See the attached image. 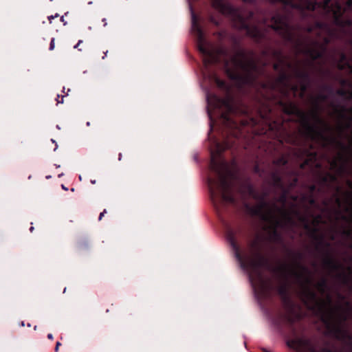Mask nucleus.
I'll return each instance as SVG.
<instances>
[{
  "instance_id": "obj_55",
  "label": "nucleus",
  "mask_w": 352,
  "mask_h": 352,
  "mask_svg": "<svg viewBox=\"0 0 352 352\" xmlns=\"http://www.w3.org/2000/svg\"><path fill=\"white\" fill-rule=\"evenodd\" d=\"M244 3H253L254 0H242Z\"/></svg>"
},
{
  "instance_id": "obj_25",
  "label": "nucleus",
  "mask_w": 352,
  "mask_h": 352,
  "mask_svg": "<svg viewBox=\"0 0 352 352\" xmlns=\"http://www.w3.org/2000/svg\"><path fill=\"white\" fill-rule=\"evenodd\" d=\"M317 288L322 294H324L328 289L327 280L326 278H322L317 283Z\"/></svg>"
},
{
  "instance_id": "obj_37",
  "label": "nucleus",
  "mask_w": 352,
  "mask_h": 352,
  "mask_svg": "<svg viewBox=\"0 0 352 352\" xmlns=\"http://www.w3.org/2000/svg\"><path fill=\"white\" fill-rule=\"evenodd\" d=\"M290 89L294 93H296L299 90V86L297 85H291Z\"/></svg>"
},
{
  "instance_id": "obj_45",
  "label": "nucleus",
  "mask_w": 352,
  "mask_h": 352,
  "mask_svg": "<svg viewBox=\"0 0 352 352\" xmlns=\"http://www.w3.org/2000/svg\"><path fill=\"white\" fill-rule=\"evenodd\" d=\"M82 43V40H79L78 43L74 46V48L76 49H78L79 51H81L80 49L78 48V47L80 46V45Z\"/></svg>"
},
{
  "instance_id": "obj_11",
  "label": "nucleus",
  "mask_w": 352,
  "mask_h": 352,
  "mask_svg": "<svg viewBox=\"0 0 352 352\" xmlns=\"http://www.w3.org/2000/svg\"><path fill=\"white\" fill-rule=\"evenodd\" d=\"M221 108L226 107L232 113H248V108L244 104L241 96H236L228 92L226 97L221 96Z\"/></svg>"
},
{
  "instance_id": "obj_27",
  "label": "nucleus",
  "mask_w": 352,
  "mask_h": 352,
  "mask_svg": "<svg viewBox=\"0 0 352 352\" xmlns=\"http://www.w3.org/2000/svg\"><path fill=\"white\" fill-rule=\"evenodd\" d=\"M310 82H300L299 89L300 90V97L303 98L305 96V93L307 92Z\"/></svg>"
},
{
  "instance_id": "obj_1",
  "label": "nucleus",
  "mask_w": 352,
  "mask_h": 352,
  "mask_svg": "<svg viewBox=\"0 0 352 352\" xmlns=\"http://www.w3.org/2000/svg\"><path fill=\"white\" fill-rule=\"evenodd\" d=\"M191 22V31L204 64L202 87L206 93L210 126L208 133L209 168H220V46L206 39L198 16L192 8Z\"/></svg>"
},
{
  "instance_id": "obj_52",
  "label": "nucleus",
  "mask_w": 352,
  "mask_h": 352,
  "mask_svg": "<svg viewBox=\"0 0 352 352\" xmlns=\"http://www.w3.org/2000/svg\"><path fill=\"white\" fill-rule=\"evenodd\" d=\"M47 338L50 340H53L54 339L53 335L52 333H49L47 335Z\"/></svg>"
},
{
  "instance_id": "obj_49",
  "label": "nucleus",
  "mask_w": 352,
  "mask_h": 352,
  "mask_svg": "<svg viewBox=\"0 0 352 352\" xmlns=\"http://www.w3.org/2000/svg\"><path fill=\"white\" fill-rule=\"evenodd\" d=\"M336 204H337L339 206H340V205H341V200H340V199L339 197H337V198H336Z\"/></svg>"
},
{
  "instance_id": "obj_7",
  "label": "nucleus",
  "mask_w": 352,
  "mask_h": 352,
  "mask_svg": "<svg viewBox=\"0 0 352 352\" xmlns=\"http://www.w3.org/2000/svg\"><path fill=\"white\" fill-rule=\"evenodd\" d=\"M258 205L252 206L245 204V208L248 212L256 217H259L265 221H270L276 217V212L279 213L287 222H293V218L287 210L278 207L275 202L270 204L266 200H257Z\"/></svg>"
},
{
  "instance_id": "obj_16",
  "label": "nucleus",
  "mask_w": 352,
  "mask_h": 352,
  "mask_svg": "<svg viewBox=\"0 0 352 352\" xmlns=\"http://www.w3.org/2000/svg\"><path fill=\"white\" fill-rule=\"evenodd\" d=\"M259 113L262 120L268 124L270 130L278 131L283 126V121L274 122L273 124L272 123V109L270 107H267V112L266 113L261 112Z\"/></svg>"
},
{
  "instance_id": "obj_21",
  "label": "nucleus",
  "mask_w": 352,
  "mask_h": 352,
  "mask_svg": "<svg viewBox=\"0 0 352 352\" xmlns=\"http://www.w3.org/2000/svg\"><path fill=\"white\" fill-rule=\"evenodd\" d=\"M285 67H287L288 69H291L293 67V65L287 61H285V63H281L277 60L276 63H274L273 65V69L276 72H280L281 71L285 69Z\"/></svg>"
},
{
  "instance_id": "obj_39",
  "label": "nucleus",
  "mask_w": 352,
  "mask_h": 352,
  "mask_svg": "<svg viewBox=\"0 0 352 352\" xmlns=\"http://www.w3.org/2000/svg\"><path fill=\"white\" fill-rule=\"evenodd\" d=\"M309 204H311V205H315V204H316V200H315V199H314L312 196H311V197H309Z\"/></svg>"
},
{
  "instance_id": "obj_3",
  "label": "nucleus",
  "mask_w": 352,
  "mask_h": 352,
  "mask_svg": "<svg viewBox=\"0 0 352 352\" xmlns=\"http://www.w3.org/2000/svg\"><path fill=\"white\" fill-rule=\"evenodd\" d=\"M270 21L272 24L268 25V28L277 32L285 41L294 44L299 52L308 56L311 58L308 63L309 66H314V61L324 57L327 51V45L318 41H312V46H309L305 45L300 39L296 38L285 14L276 12L270 17Z\"/></svg>"
},
{
  "instance_id": "obj_61",
  "label": "nucleus",
  "mask_w": 352,
  "mask_h": 352,
  "mask_svg": "<svg viewBox=\"0 0 352 352\" xmlns=\"http://www.w3.org/2000/svg\"><path fill=\"white\" fill-rule=\"evenodd\" d=\"M253 16H254V12H250L249 17L250 18H252Z\"/></svg>"
},
{
  "instance_id": "obj_38",
  "label": "nucleus",
  "mask_w": 352,
  "mask_h": 352,
  "mask_svg": "<svg viewBox=\"0 0 352 352\" xmlns=\"http://www.w3.org/2000/svg\"><path fill=\"white\" fill-rule=\"evenodd\" d=\"M317 190V187L316 185L314 184H312L309 186V191L313 193L314 192H315L316 190Z\"/></svg>"
},
{
  "instance_id": "obj_40",
  "label": "nucleus",
  "mask_w": 352,
  "mask_h": 352,
  "mask_svg": "<svg viewBox=\"0 0 352 352\" xmlns=\"http://www.w3.org/2000/svg\"><path fill=\"white\" fill-rule=\"evenodd\" d=\"M105 213H107V210L106 209H104L102 212H100V214L99 215V217H98V220L99 221L102 220V219L104 217Z\"/></svg>"
},
{
  "instance_id": "obj_64",
  "label": "nucleus",
  "mask_w": 352,
  "mask_h": 352,
  "mask_svg": "<svg viewBox=\"0 0 352 352\" xmlns=\"http://www.w3.org/2000/svg\"><path fill=\"white\" fill-rule=\"evenodd\" d=\"M348 270L350 274H352V269L350 267H348Z\"/></svg>"
},
{
  "instance_id": "obj_60",
  "label": "nucleus",
  "mask_w": 352,
  "mask_h": 352,
  "mask_svg": "<svg viewBox=\"0 0 352 352\" xmlns=\"http://www.w3.org/2000/svg\"><path fill=\"white\" fill-rule=\"evenodd\" d=\"M54 18V16H48V19L50 21V23H52V19H53Z\"/></svg>"
},
{
  "instance_id": "obj_54",
  "label": "nucleus",
  "mask_w": 352,
  "mask_h": 352,
  "mask_svg": "<svg viewBox=\"0 0 352 352\" xmlns=\"http://www.w3.org/2000/svg\"><path fill=\"white\" fill-rule=\"evenodd\" d=\"M331 166H333V167H337L338 166V163L336 161H333L331 164Z\"/></svg>"
},
{
  "instance_id": "obj_6",
  "label": "nucleus",
  "mask_w": 352,
  "mask_h": 352,
  "mask_svg": "<svg viewBox=\"0 0 352 352\" xmlns=\"http://www.w3.org/2000/svg\"><path fill=\"white\" fill-rule=\"evenodd\" d=\"M347 10L352 11V0L346 1L345 8L338 1L330 3V0H324L322 4L324 14L331 20L333 25L342 30L352 27V19L344 17Z\"/></svg>"
},
{
  "instance_id": "obj_17",
  "label": "nucleus",
  "mask_w": 352,
  "mask_h": 352,
  "mask_svg": "<svg viewBox=\"0 0 352 352\" xmlns=\"http://www.w3.org/2000/svg\"><path fill=\"white\" fill-rule=\"evenodd\" d=\"M293 70L294 76L300 82H310L311 77L310 72L306 69H302L298 65L294 66L291 68Z\"/></svg>"
},
{
  "instance_id": "obj_32",
  "label": "nucleus",
  "mask_w": 352,
  "mask_h": 352,
  "mask_svg": "<svg viewBox=\"0 0 352 352\" xmlns=\"http://www.w3.org/2000/svg\"><path fill=\"white\" fill-rule=\"evenodd\" d=\"M320 182L323 184H327L329 183L328 173L326 175H322L320 177Z\"/></svg>"
},
{
  "instance_id": "obj_12",
  "label": "nucleus",
  "mask_w": 352,
  "mask_h": 352,
  "mask_svg": "<svg viewBox=\"0 0 352 352\" xmlns=\"http://www.w3.org/2000/svg\"><path fill=\"white\" fill-rule=\"evenodd\" d=\"M210 8L208 11L207 21L208 25L216 28L213 32L217 37L220 36L219 29V15H220V0H209Z\"/></svg>"
},
{
  "instance_id": "obj_15",
  "label": "nucleus",
  "mask_w": 352,
  "mask_h": 352,
  "mask_svg": "<svg viewBox=\"0 0 352 352\" xmlns=\"http://www.w3.org/2000/svg\"><path fill=\"white\" fill-rule=\"evenodd\" d=\"M335 111L338 114L340 118L342 120H347L344 124H340L338 126V131L342 135L344 133L345 130L349 129L351 127L352 122V107L346 109L345 107L342 106L338 109L337 106L334 107Z\"/></svg>"
},
{
  "instance_id": "obj_53",
  "label": "nucleus",
  "mask_w": 352,
  "mask_h": 352,
  "mask_svg": "<svg viewBox=\"0 0 352 352\" xmlns=\"http://www.w3.org/2000/svg\"><path fill=\"white\" fill-rule=\"evenodd\" d=\"M262 54L263 56H267L268 54V51L267 50H263Z\"/></svg>"
},
{
  "instance_id": "obj_43",
  "label": "nucleus",
  "mask_w": 352,
  "mask_h": 352,
  "mask_svg": "<svg viewBox=\"0 0 352 352\" xmlns=\"http://www.w3.org/2000/svg\"><path fill=\"white\" fill-rule=\"evenodd\" d=\"M297 182H298V179H297V178H295V179H294L293 182H292V183H291L290 186H291L292 188L294 187V186L296 185Z\"/></svg>"
},
{
  "instance_id": "obj_31",
  "label": "nucleus",
  "mask_w": 352,
  "mask_h": 352,
  "mask_svg": "<svg viewBox=\"0 0 352 352\" xmlns=\"http://www.w3.org/2000/svg\"><path fill=\"white\" fill-rule=\"evenodd\" d=\"M253 170L255 173L258 174L260 176L263 173V170L260 168L258 164H256L254 166Z\"/></svg>"
},
{
  "instance_id": "obj_57",
  "label": "nucleus",
  "mask_w": 352,
  "mask_h": 352,
  "mask_svg": "<svg viewBox=\"0 0 352 352\" xmlns=\"http://www.w3.org/2000/svg\"><path fill=\"white\" fill-rule=\"evenodd\" d=\"M267 21H268V19L267 17H264L263 19V23L264 24H266Z\"/></svg>"
},
{
  "instance_id": "obj_58",
  "label": "nucleus",
  "mask_w": 352,
  "mask_h": 352,
  "mask_svg": "<svg viewBox=\"0 0 352 352\" xmlns=\"http://www.w3.org/2000/svg\"><path fill=\"white\" fill-rule=\"evenodd\" d=\"M102 21L104 23L103 25L105 27L107 25L106 19H102Z\"/></svg>"
},
{
  "instance_id": "obj_9",
  "label": "nucleus",
  "mask_w": 352,
  "mask_h": 352,
  "mask_svg": "<svg viewBox=\"0 0 352 352\" xmlns=\"http://www.w3.org/2000/svg\"><path fill=\"white\" fill-rule=\"evenodd\" d=\"M305 30L309 34L317 30L316 34L318 38H321L322 33H324L325 36L322 38V43L327 46L338 36L337 30L326 21H316L313 25L305 27Z\"/></svg>"
},
{
  "instance_id": "obj_36",
  "label": "nucleus",
  "mask_w": 352,
  "mask_h": 352,
  "mask_svg": "<svg viewBox=\"0 0 352 352\" xmlns=\"http://www.w3.org/2000/svg\"><path fill=\"white\" fill-rule=\"evenodd\" d=\"M55 47V38H52L51 39V41H50V47H49V50H53Z\"/></svg>"
},
{
  "instance_id": "obj_13",
  "label": "nucleus",
  "mask_w": 352,
  "mask_h": 352,
  "mask_svg": "<svg viewBox=\"0 0 352 352\" xmlns=\"http://www.w3.org/2000/svg\"><path fill=\"white\" fill-rule=\"evenodd\" d=\"M291 76L287 74L285 69L279 72V75L276 77L274 80L269 82L267 83H263V88H270L272 90H276L280 87V93L283 94L285 96H288L289 93L285 89L286 86L288 85V82L289 81Z\"/></svg>"
},
{
  "instance_id": "obj_47",
  "label": "nucleus",
  "mask_w": 352,
  "mask_h": 352,
  "mask_svg": "<svg viewBox=\"0 0 352 352\" xmlns=\"http://www.w3.org/2000/svg\"><path fill=\"white\" fill-rule=\"evenodd\" d=\"M221 122L226 119V115L222 111H221Z\"/></svg>"
},
{
  "instance_id": "obj_8",
  "label": "nucleus",
  "mask_w": 352,
  "mask_h": 352,
  "mask_svg": "<svg viewBox=\"0 0 352 352\" xmlns=\"http://www.w3.org/2000/svg\"><path fill=\"white\" fill-rule=\"evenodd\" d=\"M230 177L236 184L238 191L241 195H248L254 200H266L268 192H264L262 194L258 193L252 184L250 178L241 174L239 170L232 171L230 173Z\"/></svg>"
},
{
  "instance_id": "obj_41",
  "label": "nucleus",
  "mask_w": 352,
  "mask_h": 352,
  "mask_svg": "<svg viewBox=\"0 0 352 352\" xmlns=\"http://www.w3.org/2000/svg\"><path fill=\"white\" fill-rule=\"evenodd\" d=\"M309 160H306L301 165H300V167L301 168H304L305 167V166L308 165L309 164Z\"/></svg>"
},
{
  "instance_id": "obj_24",
  "label": "nucleus",
  "mask_w": 352,
  "mask_h": 352,
  "mask_svg": "<svg viewBox=\"0 0 352 352\" xmlns=\"http://www.w3.org/2000/svg\"><path fill=\"white\" fill-rule=\"evenodd\" d=\"M288 163V159L285 155H281L278 158L274 160L272 164L277 166H284Z\"/></svg>"
},
{
  "instance_id": "obj_5",
  "label": "nucleus",
  "mask_w": 352,
  "mask_h": 352,
  "mask_svg": "<svg viewBox=\"0 0 352 352\" xmlns=\"http://www.w3.org/2000/svg\"><path fill=\"white\" fill-rule=\"evenodd\" d=\"M300 221L303 223L304 228L310 232L311 236L316 242V249L318 251L325 253V256L323 259L324 267L333 272L342 270L343 265L337 261L329 252V249L331 247V244L324 241V235L318 234V229L317 228H311L310 226L307 218L300 216Z\"/></svg>"
},
{
  "instance_id": "obj_50",
  "label": "nucleus",
  "mask_w": 352,
  "mask_h": 352,
  "mask_svg": "<svg viewBox=\"0 0 352 352\" xmlns=\"http://www.w3.org/2000/svg\"><path fill=\"white\" fill-rule=\"evenodd\" d=\"M347 185H348V186H349L350 188H351V189H352V181H351V180H348V181H347Z\"/></svg>"
},
{
  "instance_id": "obj_34",
  "label": "nucleus",
  "mask_w": 352,
  "mask_h": 352,
  "mask_svg": "<svg viewBox=\"0 0 352 352\" xmlns=\"http://www.w3.org/2000/svg\"><path fill=\"white\" fill-rule=\"evenodd\" d=\"M328 177H329V182H334L336 181L337 179V177L336 175L331 174V173H328Z\"/></svg>"
},
{
  "instance_id": "obj_46",
  "label": "nucleus",
  "mask_w": 352,
  "mask_h": 352,
  "mask_svg": "<svg viewBox=\"0 0 352 352\" xmlns=\"http://www.w3.org/2000/svg\"><path fill=\"white\" fill-rule=\"evenodd\" d=\"M221 153H222L225 150V148H226V144H225V143L223 142V141L222 140H221Z\"/></svg>"
},
{
  "instance_id": "obj_18",
  "label": "nucleus",
  "mask_w": 352,
  "mask_h": 352,
  "mask_svg": "<svg viewBox=\"0 0 352 352\" xmlns=\"http://www.w3.org/2000/svg\"><path fill=\"white\" fill-rule=\"evenodd\" d=\"M270 184L278 189H285V184L279 170L270 173Z\"/></svg>"
},
{
  "instance_id": "obj_42",
  "label": "nucleus",
  "mask_w": 352,
  "mask_h": 352,
  "mask_svg": "<svg viewBox=\"0 0 352 352\" xmlns=\"http://www.w3.org/2000/svg\"><path fill=\"white\" fill-rule=\"evenodd\" d=\"M221 91H223V89H225L226 88V82L223 79H221Z\"/></svg>"
},
{
  "instance_id": "obj_48",
  "label": "nucleus",
  "mask_w": 352,
  "mask_h": 352,
  "mask_svg": "<svg viewBox=\"0 0 352 352\" xmlns=\"http://www.w3.org/2000/svg\"><path fill=\"white\" fill-rule=\"evenodd\" d=\"M346 97L349 99H352V91H348V94H347Z\"/></svg>"
},
{
  "instance_id": "obj_22",
  "label": "nucleus",
  "mask_w": 352,
  "mask_h": 352,
  "mask_svg": "<svg viewBox=\"0 0 352 352\" xmlns=\"http://www.w3.org/2000/svg\"><path fill=\"white\" fill-rule=\"evenodd\" d=\"M271 53L272 57L276 60L281 63H285V61H287L286 57L283 55V53L280 50H272Z\"/></svg>"
},
{
  "instance_id": "obj_44",
  "label": "nucleus",
  "mask_w": 352,
  "mask_h": 352,
  "mask_svg": "<svg viewBox=\"0 0 352 352\" xmlns=\"http://www.w3.org/2000/svg\"><path fill=\"white\" fill-rule=\"evenodd\" d=\"M60 345H61L60 342H56V346H55V349H54L55 352H58V348H59V346Z\"/></svg>"
},
{
  "instance_id": "obj_28",
  "label": "nucleus",
  "mask_w": 352,
  "mask_h": 352,
  "mask_svg": "<svg viewBox=\"0 0 352 352\" xmlns=\"http://www.w3.org/2000/svg\"><path fill=\"white\" fill-rule=\"evenodd\" d=\"M337 277H338V278L341 280L342 281V283L344 284L348 283V282L349 281V276L343 272H339L337 274Z\"/></svg>"
},
{
  "instance_id": "obj_30",
  "label": "nucleus",
  "mask_w": 352,
  "mask_h": 352,
  "mask_svg": "<svg viewBox=\"0 0 352 352\" xmlns=\"http://www.w3.org/2000/svg\"><path fill=\"white\" fill-rule=\"evenodd\" d=\"M336 94L340 96L346 97L348 91L344 89H339L336 91Z\"/></svg>"
},
{
  "instance_id": "obj_20",
  "label": "nucleus",
  "mask_w": 352,
  "mask_h": 352,
  "mask_svg": "<svg viewBox=\"0 0 352 352\" xmlns=\"http://www.w3.org/2000/svg\"><path fill=\"white\" fill-rule=\"evenodd\" d=\"M226 168V163L221 158V201H223L226 199V195H225V188L226 186V179L224 175V169Z\"/></svg>"
},
{
  "instance_id": "obj_29",
  "label": "nucleus",
  "mask_w": 352,
  "mask_h": 352,
  "mask_svg": "<svg viewBox=\"0 0 352 352\" xmlns=\"http://www.w3.org/2000/svg\"><path fill=\"white\" fill-rule=\"evenodd\" d=\"M322 91H327L330 94H333V91L332 87L329 85H323L322 86Z\"/></svg>"
},
{
  "instance_id": "obj_33",
  "label": "nucleus",
  "mask_w": 352,
  "mask_h": 352,
  "mask_svg": "<svg viewBox=\"0 0 352 352\" xmlns=\"http://www.w3.org/2000/svg\"><path fill=\"white\" fill-rule=\"evenodd\" d=\"M221 57H223L226 54V52L222 45H221ZM223 65L226 67L227 65V63H226L224 61V60L223 59V58H221V67L223 66Z\"/></svg>"
},
{
  "instance_id": "obj_14",
  "label": "nucleus",
  "mask_w": 352,
  "mask_h": 352,
  "mask_svg": "<svg viewBox=\"0 0 352 352\" xmlns=\"http://www.w3.org/2000/svg\"><path fill=\"white\" fill-rule=\"evenodd\" d=\"M283 221L279 219L277 217L274 219H272L268 222L272 223V226L270 227V232H269V239L270 241L276 243H283V236L280 232L278 230V228L283 227L285 224H291L294 225V221L293 222H287L283 217Z\"/></svg>"
},
{
  "instance_id": "obj_26",
  "label": "nucleus",
  "mask_w": 352,
  "mask_h": 352,
  "mask_svg": "<svg viewBox=\"0 0 352 352\" xmlns=\"http://www.w3.org/2000/svg\"><path fill=\"white\" fill-rule=\"evenodd\" d=\"M76 248L79 251L87 250L89 248V242L86 239H80L76 243Z\"/></svg>"
},
{
  "instance_id": "obj_4",
  "label": "nucleus",
  "mask_w": 352,
  "mask_h": 352,
  "mask_svg": "<svg viewBox=\"0 0 352 352\" xmlns=\"http://www.w3.org/2000/svg\"><path fill=\"white\" fill-rule=\"evenodd\" d=\"M221 15L227 10H229L233 17L234 26L241 30H245L248 36L254 39L258 44H262L263 41H268L267 30H261L257 25H250L248 19L242 14L241 10L233 7H228L221 0Z\"/></svg>"
},
{
  "instance_id": "obj_56",
  "label": "nucleus",
  "mask_w": 352,
  "mask_h": 352,
  "mask_svg": "<svg viewBox=\"0 0 352 352\" xmlns=\"http://www.w3.org/2000/svg\"><path fill=\"white\" fill-rule=\"evenodd\" d=\"M63 96H61V100L57 99V103H63Z\"/></svg>"
},
{
  "instance_id": "obj_10",
  "label": "nucleus",
  "mask_w": 352,
  "mask_h": 352,
  "mask_svg": "<svg viewBox=\"0 0 352 352\" xmlns=\"http://www.w3.org/2000/svg\"><path fill=\"white\" fill-rule=\"evenodd\" d=\"M270 3H280L285 6L298 10L305 15V10L314 11L317 7L322 10V4L318 3L317 0H268Z\"/></svg>"
},
{
  "instance_id": "obj_51",
  "label": "nucleus",
  "mask_w": 352,
  "mask_h": 352,
  "mask_svg": "<svg viewBox=\"0 0 352 352\" xmlns=\"http://www.w3.org/2000/svg\"><path fill=\"white\" fill-rule=\"evenodd\" d=\"M305 152L307 153L309 155H312L313 157H316V154L315 153H312L309 152V151H305Z\"/></svg>"
},
{
  "instance_id": "obj_19",
  "label": "nucleus",
  "mask_w": 352,
  "mask_h": 352,
  "mask_svg": "<svg viewBox=\"0 0 352 352\" xmlns=\"http://www.w3.org/2000/svg\"><path fill=\"white\" fill-rule=\"evenodd\" d=\"M308 342L304 339H289L286 342L287 346L292 350V352H298L305 346Z\"/></svg>"
},
{
  "instance_id": "obj_2",
  "label": "nucleus",
  "mask_w": 352,
  "mask_h": 352,
  "mask_svg": "<svg viewBox=\"0 0 352 352\" xmlns=\"http://www.w3.org/2000/svg\"><path fill=\"white\" fill-rule=\"evenodd\" d=\"M232 67L226 69L228 78L234 82L239 95L245 94V88L254 87L261 73L256 54L236 46L231 58Z\"/></svg>"
},
{
  "instance_id": "obj_59",
  "label": "nucleus",
  "mask_w": 352,
  "mask_h": 352,
  "mask_svg": "<svg viewBox=\"0 0 352 352\" xmlns=\"http://www.w3.org/2000/svg\"><path fill=\"white\" fill-rule=\"evenodd\" d=\"M107 53H108V50H107L106 52H104V56L102 57V59H104L106 56L107 55Z\"/></svg>"
},
{
  "instance_id": "obj_62",
  "label": "nucleus",
  "mask_w": 352,
  "mask_h": 352,
  "mask_svg": "<svg viewBox=\"0 0 352 352\" xmlns=\"http://www.w3.org/2000/svg\"><path fill=\"white\" fill-rule=\"evenodd\" d=\"M338 296H339V298H340V299H342V300H344V296H342V294H338Z\"/></svg>"
},
{
  "instance_id": "obj_23",
  "label": "nucleus",
  "mask_w": 352,
  "mask_h": 352,
  "mask_svg": "<svg viewBox=\"0 0 352 352\" xmlns=\"http://www.w3.org/2000/svg\"><path fill=\"white\" fill-rule=\"evenodd\" d=\"M280 190L282 191V193L276 199V201L278 202V203H280L281 204L285 206L287 204V197H288V194H289V190L287 189L285 187V189H280ZM282 208H285L284 206H283Z\"/></svg>"
},
{
  "instance_id": "obj_63",
  "label": "nucleus",
  "mask_w": 352,
  "mask_h": 352,
  "mask_svg": "<svg viewBox=\"0 0 352 352\" xmlns=\"http://www.w3.org/2000/svg\"><path fill=\"white\" fill-rule=\"evenodd\" d=\"M340 160H344V155H343L342 154H340Z\"/></svg>"
},
{
  "instance_id": "obj_35",
  "label": "nucleus",
  "mask_w": 352,
  "mask_h": 352,
  "mask_svg": "<svg viewBox=\"0 0 352 352\" xmlns=\"http://www.w3.org/2000/svg\"><path fill=\"white\" fill-rule=\"evenodd\" d=\"M342 234L347 237H352V230H344Z\"/></svg>"
}]
</instances>
